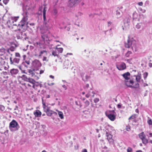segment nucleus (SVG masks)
<instances>
[{"label": "nucleus", "mask_w": 152, "mask_h": 152, "mask_svg": "<svg viewBox=\"0 0 152 152\" xmlns=\"http://www.w3.org/2000/svg\"><path fill=\"white\" fill-rule=\"evenodd\" d=\"M15 56L16 57H18L20 58V55L19 53H16L15 54Z\"/></svg>", "instance_id": "49"}, {"label": "nucleus", "mask_w": 152, "mask_h": 152, "mask_svg": "<svg viewBox=\"0 0 152 152\" xmlns=\"http://www.w3.org/2000/svg\"><path fill=\"white\" fill-rule=\"evenodd\" d=\"M137 15V13H136V12H135V13L134 12V13H133V18L134 19V18H134V16H135V15Z\"/></svg>", "instance_id": "60"}, {"label": "nucleus", "mask_w": 152, "mask_h": 152, "mask_svg": "<svg viewBox=\"0 0 152 152\" xmlns=\"http://www.w3.org/2000/svg\"><path fill=\"white\" fill-rule=\"evenodd\" d=\"M94 15H95V14H93L91 13L89 15V16L91 18H93L94 17Z\"/></svg>", "instance_id": "56"}, {"label": "nucleus", "mask_w": 152, "mask_h": 152, "mask_svg": "<svg viewBox=\"0 0 152 152\" xmlns=\"http://www.w3.org/2000/svg\"><path fill=\"white\" fill-rule=\"evenodd\" d=\"M52 55L54 56L58 57L59 54L56 51V50H55V51H53L52 52Z\"/></svg>", "instance_id": "32"}, {"label": "nucleus", "mask_w": 152, "mask_h": 152, "mask_svg": "<svg viewBox=\"0 0 152 152\" xmlns=\"http://www.w3.org/2000/svg\"><path fill=\"white\" fill-rule=\"evenodd\" d=\"M23 62H24V63H26V64H27V65H29L30 64V61H29V60H26L25 61H23Z\"/></svg>", "instance_id": "50"}, {"label": "nucleus", "mask_w": 152, "mask_h": 152, "mask_svg": "<svg viewBox=\"0 0 152 152\" xmlns=\"http://www.w3.org/2000/svg\"><path fill=\"white\" fill-rule=\"evenodd\" d=\"M46 113L47 115L48 116H51L54 113H56L55 112L51 110L50 108L48 110V111H47Z\"/></svg>", "instance_id": "20"}, {"label": "nucleus", "mask_w": 152, "mask_h": 152, "mask_svg": "<svg viewBox=\"0 0 152 152\" xmlns=\"http://www.w3.org/2000/svg\"><path fill=\"white\" fill-rule=\"evenodd\" d=\"M27 82H29L33 84L34 83L35 81L33 79L31 78L30 77H28V80H27Z\"/></svg>", "instance_id": "33"}, {"label": "nucleus", "mask_w": 152, "mask_h": 152, "mask_svg": "<svg viewBox=\"0 0 152 152\" xmlns=\"http://www.w3.org/2000/svg\"><path fill=\"white\" fill-rule=\"evenodd\" d=\"M91 92L90 91H88L87 92V94L86 95V96L87 98H89L91 96Z\"/></svg>", "instance_id": "36"}, {"label": "nucleus", "mask_w": 152, "mask_h": 152, "mask_svg": "<svg viewBox=\"0 0 152 152\" xmlns=\"http://www.w3.org/2000/svg\"><path fill=\"white\" fill-rule=\"evenodd\" d=\"M73 55L72 53H67L66 55H65V56L66 57L67 56V55Z\"/></svg>", "instance_id": "61"}, {"label": "nucleus", "mask_w": 152, "mask_h": 152, "mask_svg": "<svg viewBox=\"0 0 152 152\" xmlns=\"http://www.w3.org/2000/svg\"><path fill=\"white\" fill-rule=\"evenodd\" d=\"M44 98L43 97L42 98V106L44 111L46 112L47 111H48L50 108V107H48V105L46 104L45 100H44Z\"/></svg>", "instance_id": "8"}, {"label": "nucleus", "mask_w": 152, "mask_h": 152, "mask_svg": "<svg viewBox=\"0 0 152 152\" xmlns=\"http://www.w3.org/2000/svg\"><path fill=\"white\" fill-rule=\"evenodd\" d=\"M28 65H27L25 63L23 62L19 66H22V67H23V66H24L26 69H27L28 68Z\"/></svg>", "instance_id": "27"}, {"label": "nucleus", "mask_w": 152, "mask_h": 152, "mask_svg": "<svg viewBox=\"0 0 152 152\" xmlns=\"http://www.w3.org/2000/svg\"><path fill=\"white\" fill-rule=\"evenodd\" d=\"M91 96H92V97H94V94H95V93L94 91H92L91 92Z\"/></svg>", "instance_id": "58"}, {"label": "nucleus", "mask_w": 152, "mask_h": 152, "mask_svg": "<svg viewBox=\"0 0 152 152\" xmlns=\"http://www.w3.org/2000/svg\"><path fill=\"white\" fill-rule=\"evenodd\" d=\"M99 99L98 98H96L94 100V102L95 103H97V102H99Z\"/></svg>", "instance_id": "44"}, {"label": "nucleus", "mask_w": 152, "mask_h": 152, "mask_svg": "<svg viewBox=\"0 0 152 152\" xmlns=\"http://www.w3.org/2000/svg\"><path fill=\"white\" fill-rule=\"evenodd\" d=\"M130 75V74L129 72H127L123 75H122V76L126 80H129V76Z\"/></svg>", "instance_id": "18"}, {"label": "nucleus", "mask_w": 152, "mask_h": 152, "mask_svg": "<svg viewBox=\"0 0 152 152\" xmlns=\"http://www.w3.org/2000/svg\"><path fill=\"white\" fill-rule=\"evenodd\" d=\"M48 85L50 86H52L54 84V83H48Z\"/></svg>", "instance_id": "62"}, {"label": "nucleus", "mask_w": 152, "mask_h": 152, "mask_svg": "<svg viewBox=\"0 0 152 152\" xmlns=\"http://www.w3.org/2000/svg\"><path fill=\"white\" fill-rule=\"evenodd\" d=\"M127 151V152H132V148L130 147L128 148Z\"/></svg>", "instance_id": "43"}, {"label": "nucleus", "mask_w": 152, "mask_h": 152, "mask_svg": "<svg viewBox=\"0 0 152 152\" xmlns=\"http://www.w3.org/2000/svg\"><path fill=\"white\" fill-rule=\"evenodd\" d=\"M58 12L57 10L56 9H55L53 10V14L54 15H56Z\"/></svg>", "instance_id": "45"}, {"label": "nucleus", "mask_w": 152, "mask_h": 152, "mask_svg": "<svg viewBox=\"0 0 152 152\" xmlns=\"http://www.w3.org/2000/svg\"><path fill=\"white\" fill-rule=\"evenodd\" d=\"M139 137L142 140L145 138H146V137L144 132H142L138 134Z\"/></svg>", "instance_id": "19"}, {"label": "nucleus", "mask_w": 152, "mask_h": 152, "mask_svg": "<svg viewBox=\"0 0 152 152\" xmlns=\"http://www.w3.org/2000/svg\"><path fill=\"white\" fill-rule=\"evenodd\" d=\"M126 129V130L127 131H129L130 130V127L129 125L127 126Z\"/></svg>", "instance_id": "47"}, {"label": "nucleus", "mask_w": 152, "mask_h": 152, "mask_svg": "<svg viewBox=\"0 0 152 152\" xmlns=\"http://www.w3.org/2000/svg\"><path fill=\"white\" fill-rule=\"evenodd\" d=\"M121 105L120 104H118L117 105V107L118 108H120L121 107Z\"/></svg>", "instance_id": "64"}, {"label": "nucleus", "mask_w": 152, "mask_h": 152, "mask_svg": "<svg viewBox=\"0 0 152 152\" xmlns=\"http://www.w3.org/2000/svg\"><path fill=\"white\" fill-rule=\"evenodd\" d=\"M35 82V83H34L33 86V88H35V87H38L39 86L40 88L42 87V85L41 84L39 83L38 82Z\"/></svg>", "instance_id": "25"}, {"label": "nucleus", "mask_w": 152, "mask_h": 152, "mask_svg": "<svg viewBox=\"0 0 152 152\" xmlns=\"http://www.w3.org/2000/svg\"><path fill=\"white\" fill-rule=\"evenodd\" d=\"M84 102L85 103V107H88L90 104V102L88 100H86Z\"/></svg>", "instance_id": "37"}, {"label": "nucleus", "mask_w": 152, "mask_h": 152, "mask_svg": "<svg viewBox=\"0 0 152 152\" xmlns=\"http://www.w3.org/2000/svg\"><path fill=\"white\" fill-rule=\"evenodd\" d=\"M18 68L21 71V73H25L26 74H28V71L27 72H25V70L23 69V67H22V66H18Z\"/></svg>", "instance_id": "28"}, {"label": "nucleus", "mask_w": 152, "mask_h": 152, "mask_svg": "<svg viewBox=\"0 0 152 152\" xmlns=\"http://www.w3.org/2000/svg\"><path fill=\"white\" fill-rule=\"evenodd\" d=\"M105 128L106 129L105 131L106 134V132H108V134L111 133V130H112L113 127L109 125H107L105 126Z\"/></svg>", "instance_id": "14"}, {"label": "nucleus", "mask_w": 152, "mask_h": 152, "mask_svg": "<svg viewBox=\"0 0 152 152\" xmlns=\"http://www.w3.org/2000/svg\"><path fill=\"white\" fill-rule=\"evenodd\" d=\"M67 85L66 84V85L64 84V85H62V87L63 88H64V89L65 90H66L67 89Z\"/></svg>", "instance_id": "48"}, {"label": "nucleus", "mask_w": 152, "mask_h": 152, "mask_svg": "<svg viewBox=\"0 0 152 152\" xmlns=\"http://www.w3.org/2000/svg\"><path fill=\"white\" fill-rule=\"evenodd\" d=\"M28 18L27 16H24L22 20L18 24V27H19V30H20L21 29L23 28L25 29V27H26V26L28 23L27 21Z\"/></svg>", "instance_id": "5"}, {"label": "nucleus", "mask_w": 152, "mask_h": 152, "mask_svg": "<svg viewBox=\"0 0 152 152\" xmlns=\"http://www.w3.org/2000/svg\"><path fill=\"white\" fill-rule=\"evenodd\" d=\"M132 53V52L130 51H128L125 54V56L126 57H129V55Z\"/></svg>", "instance_id": "39"}, {"label": "nucleus", "mask_w": 152, "mask_h": 152, "mask_svg": "<svg viewBox=\"0 0 152 152\" xmlns=\"http://www.w3.org/2000/svg\"><path fill=\"white\" fill-rule=\"evenodd\" d=\"M130 21V20L128 18H126L124 20V23L125 26H127L129 25V23Z\"/></svg>", "instance_id": "17"}, {"label": "nucleus", "mask_w": 152, "mask_h": 152, "mask_svg": "<svg viewBox=\"0 0 152 152\" xmlns=\"http://www.w3.org/2000/svg\"><path fill=\"white\" fill-rule=\"evenodd\" d=\"M41 64L40 61L37 59L34 60L33 61L31 65V69H29L28 70H35V71L37 69L41 66Z\"/></svg>", "instance_id": "6"}, {"label": "nucleus", "mask_w": 152, "mask_h": 152, "mask_svg": "<svg viewBox=\"0 0 152 152\" xmlns=\"http://www.w3.org/2000/svg\"><path fill=\"white\" fill-rule=\"evenodd\" d=\"M138 4L139 6H142L143 5V3L142 2H139L138 3Z\"/></svg>", "instance_id": "59"}, {"label": "nucleus", "mask_w": 152, "mask_h": 152, "mask_svg": "<svg viewBox=\"0 0 152 152\" xmlns=\"http://www.w3.org/2000/svg\"><path fill=\"white\" fill-rule=\"evenodd\" d=\"M112 23V22L111 21H109L107 23V25L108 26H110Z\"/></svg>", "instance_id": "54"}, {"label": "nucleus", "mask_w": 152, "mask_h": 152, "mask_svg": "<svg viewBox=\"0 0 152 152\" xmlns=\"http://www.w3.org/2000/svg\"><path fill=\"white\" fill-rule=\"evenodd\" d=\"M46 93V91L44 90H42V91L41 92V94L44 95Z\"/></svg>", "instance_id": "55"}, {"label": "nucleus", "mask_w": 152, "mask_h": 152, "mask_svg": "<svg viewBox=\"0 0 152 152\" xmlns=\"http://www.w3.org/2000/svg\"><path fill=\"white\" fill-rule=\"evenodd\" d=\"M134 76L136 77V79L137 82H140L141 79V74L138 73L137 75H134Z\"/></svg>", "instance_id": "24"}, {"label": "nucleus", "mask_w": 152, "mask_h": 152, "mask_svg": "<svg viewBox=\"0 0 152 152\" xmlns=\"http://www.w3.org/2000/svg\"><path fill=\"white\" fill-rule=\"evenodd\" d=\"M19 71L17 69H12L10 70V73L12 76L17 75L18 72Z\"/></svg>", "instance_id": "13"}, {"label": "nucleus", "mask_w": 152, "mask_h": 152, "mask_svg": "<svg viewBox=\"0 0 152 152\" xmlns=\"http://www.w3.org/2000/svg\"><path fill=\"white\" fill-rule=\"evenodd\" d=\"M56 50L58 53L59 54V53H62L63 49L62 48H58L56 47Z\"/></svg>", "instance_id": "23"}, {"label": "nucleus", "mask_w": 152, "mask_h": 152, "mask_svg": "<svg viewBox=\"0 0 152 152\" xmlns=\"http://www.w3.org/2000/svg\"><path fill=\"white\" fill-rule=\"evenodd\" d=\"M134 118H135V116L134 115H132L130 117H129V119L130 120L131 119H134Z\"/></svg>", "instance_id": "52"}, {"label": "nucleus", "mask_w": 152, "mask_h": 152, "mask_svg": "<svg viewBox=\"0 0 152 152\" xmlns=\"http://www.w3.org/2000/svg\"><path fill=\"white\" fill-rule=\"evenodd\" d=\"M108 132H106V136L107 137V140L108 141L109 143L110 144H112L113 142V140L112 139V135L111 134V133H108Z\"/></svg>", "instance_id": "9"}, {"label": "nucleus", "mask_w": 152, "mask_h": 152, "mask_svg": "<svg viewBox=\"0 0 152 152\" xmlns=\"http://www.w3.org/2000/svg\"><path fill=\"white\" fill-rule=\"evenodd\" d=\"M142 143L145 145H146L148 143V140L146 137L142 140Z\"/></svg>", "instance_id": "29"}, {"label": "nucleus", "mask_w": 152, "mask_h": 152, "mask_svg": "<svg viewBox=\"0 0 152 152\" xmlns=\"http://www.w3.org/2000/svg\"><path fill=\"white\" fill-rule=\"evenodd\" d=\"M18 17L12 18V19L11 20H9L7 22V23L8 24H10L12 21V23H14V20L16 21L18 20Z\"/></svg>", "instance_id": "22"}, {"label": "nucleus", "mask_w": 152, "mask_h": 152, "mask_svg": "<svg viewBox=\"0 0 152 152\" xmlns=\"http://www.w3.org/2000/svg\"><path fill=\"white\" fill-rule=\"evenodd\" d=\"M147 123L149 125H152V120L149 117L148 118Z\"/></svg>", "instance_id": "34"}, {"label": "nucleus", "mask_w": 152, "mask_h": 152, "mask_svg": "<svg viewBox=\"0 0 152 152\" xmlns=\"http://www.w3.org/2000/svg\"><path fill=\"white\" fill-rule=\"evenodd\" d=\"M105 114L106 116L111 121H114L115 119V115L114 114H108L107 112H105Z\"/></svg>", "instance_id": "11"}, {"label": "nucleus", "mask_w": 152, "mask_h": 152, "mask_svg": "<svg viewBox=\"0 0 152 152\" xmlns=\"http://www.w3.org/2000/svg\"><path fill=\"white\" fill-rule=\"evenodd\" d=\"M44 72V71L43 70L39 71V69H36V70L35 71L34 70L32 71L31 70H28V75L31 77H33L36 80L38 79L39 78V77H40L39 74L41 75Z\"/></svg>", "instance_id": "3"}, {"label": "nucleus", "mask_w": 152, "mask_h": 152, "mask_svg": "<svg viewBox=\"0 0 152 152\" xmlns=\"http://www.w3.org/2000/svg\"><path fill=\"white\" fill-rule=\"evenodd\" d=\"M12 58H10V63L11 64L15 65V64H18L19 63L20 59L19 58H15L13 60L12 59Z\"/></svg>", "instance_id": "10"}, {"label": "nucleus", "mask_w": 152, "mask_h": 152, "mask_svg": "<svg viewBox=\"0 0 152 152\" xmlns=\"http://www.w3.org/2000/svg\"><path fill=\"white\" fill-rule=\"evenodd\" d=\"M21 78L23 80L26 82L28 80V78L27 77V76L25 75H23Z\"/></svg>", "instance_id": "31"}, {"label": "nucleus", "mask_w": 152, "mask_h": 152, "mask_svg": "<svg viewBox=\"0 0 152 152\" xmlns=\"http://www.w3.org/2000/svg\"><path fill=\"white\" fill-rule=\"evenodd\" d=\"M34 114L35 117H40L42 114L41 112L39 110H36L34 113Z\"/></svg>", "instance_id": "16"}, {"label": "nucleus", "mask_w": 152, "mask_h": 152, "mask_svg": "<svg viewBox=\"0 0 152 152\" xmlns=\"http://www.w3.org/2000/svg\"><path fill=\"white\" fill-rule=\"evenodd\" d=\"M82 152H87V151L86 149H84L82 150Z\"/></svg>", "instance_id": "63"}, {"label": "nucleus", "mask_w": 152, "mask_h": 152, "mask_svg": "<svg viewBox=\"0 0 152 152\" xmlns=\"http://www.w3.org/2000/svg\"><path fill=\"white\" fill-rule=\"evenodd\" d=\"M26 36V34H23V32L19 31V32L17 33L16 36L18 39H20L23 38V37Z\"/></svg>", "instance_id": "15"}, {"label": "nucleus", "mask_w": 152, "mask_h": 152, "mask_svg": "<svg viewBox=\"0 0 152 152\" xmlns=\"http://www.w3.org/2000/svg\"><path fill=\"white\" fill-rule=\"evenodd\" d=\"M86 78V80H87L90 78V76L87 75H86L85 76Z\"/></svg>", "instance_id": "57"}, {"label": "nucleus", "mask_w": 152, "mask_h": 152, "mask_svg": "<svg viewBox=\"0 0 152 152\" xmlns=\"http://www.w3.org/2000/svg\"><path fill=\"white\" fill-rule=\"evenodd\" d=\"M20 126L18 123L15 120H13L10 123L9 128L11 132H15L18 130Z\"/></svg>", "instance_id": "4"}, {"label": "nucleus", "mask_w": 152, "mask_h": 152, "mask_svg": "<svg viewBox=\"0 0 152 152\" xmlns=\"http://www.w3.org/2000/svg\"><path fill=\"white\" fill-rule=\"evenodd\" d=\"M117 68L119 70H123L126 69V67L125 63L121 62L118 63L116 64Z\"/></svg>", "instance_id": "7"}, {"label": "nucleus", "mask_w": 152, "mask_h": 152, "mask_svg": "<svg viewBox=\"0 0 152 152\" xmlns=\"http://www.w3.org/2000/svg\"><path fill=\"white\" fill-rule=\"evenodd\" d=\"M47 51L45 50H43L41 51L40 52V55H41L42 54H43L44 53H46Z\"/></svg>", "instance_id": "53"}, {"label": "nucleus", "mask_w": 152, "mask_h": 152, "mask_svg": "<svg viewBox=\"0 0 152 152\" xmlns=\"http://www.w3.org/2000/svg\"><path fill=\"white\" fill-rule=\"evenodd\" d=\"M5 110V107L2 105H0V110L3 111Z\"/></svg>", "instance_id": "38"}, {"label": "nucleus", "mask_w": 152, "mask_h": 152, "mask_svg": "<svg viewBox=\"0 0 152 152\" xmlns=\"http://www.w3.org/2000/svg\"><path fill=\"white\" fill-rule=\"evenodd\" d=\"M89 87V85L88 84H86L85 86L84 87V88L85 89V90L87 91V89Z\"/></svg>", "instance_id": "42"}, {"label": "nucleus", "mask_w": 152, "mask_h": 152, "mask_svg": "<svg viewBox=\"0 0 152 152\" xmlns=\"http://www.w3.org/2000/svg\"><path fill=\"white\" fill-rule=\"evenodd\" d=\"M116 14L118 18H120L122 15L121 12L119 10L116 11Z\"/></svg>", "instance_id": "26"}, {"label": "nucleus", "mask_w": 152, "mask_h": 152, "mask_svg": "<svg viewBox=\"0 0 152 152\" xmlns=\"http://www.w3.org/2000/svg\"><path fill=\"white\" fill-rule=\"evenodd\" d=\"M46 7H45L43 11V23L48 31L47 32L42 34L41 35L42 39L40 41L39 44L41 45H48L51 40L50 37L52 34L49 30L51 29L53 27V21L50 18L46 16Z\"/></svg>", "instance_id": "1"}, {"label": "nucleus", "mask_w": 152, "mask_h": 152, "mask_svg": "<svg viewBox=\"0 0 152 152\" xmlns=\"http://www.w3.org/2000/svg\"><path fill=\"white\" fill-rule=\"evenodd\" d=\"M9 0H3V3L5 4H7L8 3Z\"/></svg>", "instance_id": "51"}, {"label": "nucleus", "mask_w": 152, "mask_h": 152, "mask_svg": "<svg viewBox=\"0 0 152 152\" xmlns=\"http://www.w3.org/2000/svg\"><path fill=\"white\" fill-rule=\"evenodd\" d=\"M143 77L145 79L147 77L148 75V73L147 72H145L143 74Z\"/></svg>", "instance_id": "41"}, {"label": "nucleus", "mask_w": 152, "mask_h": 152, "mask_svg": "<svg viewBox=\"0 0 152 152\" xmlns=\"http://www.w3.org/2000/svg\"><path fill=\"white\" fill-rule=\"evenodd\" d=\"M83 15V13L82 12H78L75 14V16L77 17L78 19L79 17Z\"/></svg>", "instance_id": "35"}, {"label": "nucleus", "mask_w": 152, "mask_h": 152, "mask_svg": "<svg viewBox=\"0 0 152 152\" xmlns=\"http://www.w3.org/2000/svg\"><path fill=\"white\" fill-rule=\"evenodd\" d=\"M134 81L132 80H127L125 82V84L126 86L129 88H132Z\"/></svg>", "instance_id": "12"}, {"label": "nucleus", "mask_w": 152, "mask_h": 152, "mask_svg": "<svg viewBox=\"0 0 152 152\" xmlns=\"http://www.w3.org/2000/svg\"><path fill=\"white\" fill-rule=\"evenodd\" d=\"M17 47L16 45L14 44V46H12L10 47V48L7 50V52H9V50H10L12 51H13L15 50L16 47Z\"/></svg>", "instance_id": "21"}, {"label": "nucleus", "mask_w": 152, "mask_h": 152, "mask_svg": "<svg viewBox=\"0 0 152 152\" xmlns=\"http://www.w3.org/2000/svg\"><path fill=\"white\" fill-rule=\"evenodd\" d=\"M136 27L137 29H139L140 28L141 25H140V23H138L136 25Z\"/></svg>", "instance_id": "46"}, {"label": "nucleus", "mask_w": 152, "mask_h": 152, "mask_svg": "<svg viewBox=\"0 0 152 152\" xmlns=\"http://www.w3.org/2000/svg\"><path fill=\"white\" fill-rule=\"evenodd\" d=\"M139 87V84L138 83H136L134 86H132V88H138Z\"/></svg>", "instance_id": "40"}, {"label": "nucleus", "mask_w": 152, "mask_h": 152, "mask_svg": "<svg viewBox=\"0 0 152 152\" xmlns=\"http://www.w3.org/2000/svg\"><path fill=\"white\" fill-rule=\"evenodd\" d=\"M58 112V115L61 119H63L64 118V115L63 113L61 111H57Z\"/></svg>", "instance_id": "30"}, {"label": "nucleus", "mask_w": 152, "mask_h": 152, "mask_svg": "<svg viewBox=\"0 0 152 152\" xmlns=\"http://www.w3.org/2000/svg\"><path fill=\"white\" fill-rule=\"evenodd\" d=\"M125 46L128 48H131L133 50L134 49V50L136 51L137 48L136 45V42L133 38L130 39L129 37L127 39V42L125 43Z\"/></svg>", "instance_id": "2"}]
</instances>
